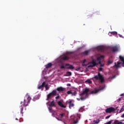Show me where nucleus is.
Listing matches in <instances>:
<instances>
[{"mask_svg": "<svg viewBox=\"0 0 124 124\" xmlns=\"http://www.w3.org/2000/svg\"><path fill=\"white\" fill-rule=\"evenodd\" d=\"M124 108H122L120 109V111H119V113H121L122 112H124Z\"/></svg>", "mask_w": 124, "mask_h": 124, "instance_id": "nucleus-35", "label": "nucleus"}, {"mask_svg": "<svg viewBox=\"0 0 124 124\" xmlns=\"http://www.w3.org/2000/svg\"><path fill=\"white\" fill-rule=\"evenodd\" d=\"M57 96L56 97V99H59L60 98V94H58Z\"/></svg>", "mask_w": 124, "mask_h": 124, "instance_id": "nucleus-39", "label": "nucleus"}, {"mask_svg": "<svg viewBox=\"0 0 124 124\" xmlns=\"http://www.w3.org/2000/svg\"><path fill=\"white\" fill-rule=\"evenodd\" d=\"M23 106H24L23 105H22L20 107V113L21 114H22L23 115V110H24V108L23 107Z\"/></svg>", "mask_w": 124, "mask_h": 124, "instance_id": "nucleus-21", "label": "nucleus"}, {"mask_svg": "<svg viewBox=\"0 0 124 124\" xmlns=\"http://www.w3.org/2000/svg\"><path fill=\"white\" fill-rule=\"evenodd\" d=\"M46 104L49 106V107L52 108L53 107H56V105L55 104V101H52L51 102H48L46 103Z\"/></svg>", "mask_w": 124, "mask_h": 124, "instance_id": "nucleus-7", "label": "nucleus"}, {"mask_svg": "<svg viewBox=\"0 0 124 124\" xmlns=\"http://www.w3.org/2000/svg\"><path fill=\"white\" fill-rule=\"evenodd\" d=\"M119 59L121 61V62H124V57H123L122 56H120Z\"/></svg>", "mask_w": 124, "mask_h": 124, "instance_id": "nucleus-27", "label": "nucleus"}, {"mask_svg": "<svg viewBox=\"0 0 124 124\" xmlns=\"http://www.w3.org/2000/svg\"><path fill=\"white\" fill-rule=\"evenodd\" d=\"M52 63H48L46 65V68H50L52 66Z\"/></svg>", "mask_w": 124, "mask_h": 124, "instance_id": "nucleus-20", "label": "nucleus"}, {"mask_svg": "<svg viewBox=\"0 0 124 124\" xmlns=\"http://www.w3.org/2000/svg\"><path fill=\"white\" fill-rule=\"evenodd\" d=\"M67 93L68 94H72V92L71 91V90L69 91H68V92H67Z\"/></svg>", "mask_w": 124, "mask_h": 124, "instance_id": "nucleus-34", "label": "nucleus"}, {"mask_svg": "<svg viewBox=\"0 0 124 124\" xmlns=\"http://www.w3.org/2000/svg\"><path fill=\"white\" fill-rule=\"evenodd\" d=\"M31 98L30 96V95L27 94L25 97L24 100L23 102H21L20 104H22L25 107H27L29 105V103L31 102Z\"/></svg>", "mask_w": 124, "mask_h": 124, "instance_id": "nucleus-2", "label": "nucleus"}, {"mask_svg": "<svg viewBox=\"0 0 124 124\" xmlns=\"http://www.w3.org/2000/svg\"><path fill=\"white\" fill-rule=\"evenodd\" d=\"M123 63L122 64V65L123 67H124V61H122Z\"/></svg>", "mask_w": 124, "mask_h": 124, "instance_id": "nucleus-43", "label": "nucleus"}, {"mask_svg": "<svg viewBox=\"0 0 124 124\" xmlns=\"http://www.w3.org/2000/svg\"><path fill=\"white\" fill-rule=\"evenodd\" d=\"M48 109L50 113H54V112H55V111L53 110V109L51 107H48Z\"/></svg>", "mask_w": 124, "mask_h": 124, "instance_id": "nucleus-24", "label": "nucleus"}, {"mask_svg": "<svg viewBox=\"0 0 124 124\" xmlns=\"http://www.w3.org/2000/svg\"><path fill=\"white\" fill-rule=\"evenodd\" d=\"M60 68L61 69H63L65 68V67L63 65H61V67H60Z\"/></svg>", "mask_w": 124, "mask_h": 124, "instance_id": "nucleus-37", "label": "nucleus"}, {"mask_svg": "<svg viewBox=\"0 0 124 124\" xmlns=\"http://www.w3.org/2000/svg\"><path fill=\"white\" fill-rule=\"evenodd\" d=\"M121 100H122V99L121 98L118 99V101H121Z\"/></svg>", "mask_w": 124, "mask_h": 124, "instance_id": "nucleus-48", "label": "nucleus"}, {"mask_svg": "<svg viewBox=\"0 0 124 124\" xmlns=\"http://www.w3.org/2000/svg\"><path fill=\"white\" fill-rule=\"evenodd\" d=\"M110 117H111V115H108V116H106L105 119L106 120H108V119H109V118H110Z\"/></svg>", "mask_w": 124, "mask_h": 124, "instance_id": "nucleus-40", "label": "nucleus"}, {"mask_svg": "<svg viewBox=\"0 0 124 124\" xmlns=\"http://www.w3.org/2000/svg\"><path fill=\"white\" fill-rule=\"evenodd\" d=\"M94 79L95 80H100L101 83H104V78L103 75L98 72V75L94 77Z\"/></svg>", "mask_w": 124, "mask_h": 124, "instance_id": "nucleus-3", "label": "nucleus"}, {"mask_svg": "<svg viewBox=\"0 0 124 124\" xmlns=\"http://www.w3.org/2000/svg\"><path fill=\"white\" fill-rule=\"evenodd\" d=\"M45 88H46V91H48V90H49V87H48V84H46V87H45Z\"/></svg>", "mask_w": 124, "mask_h": 124, "instance_id": "nucleus-31", "label": "nucleus"}, {"mask_svg": "<svg viewBox=\"0 0 124 124\" xmlns=\"http://www.w3.org/2000/svg\"><path fill=\"white\" fill-rule=\"evenodd\" d=\"M85 83L87 84H92V83H93V81H92V80L88 79L86 81H85Z\"/></svg>", "mask_w": 124, "mask_h": 124, "instance_id": "nucleus-25", "label": "nucleus"}, {"mask_svg": "<svg viewBox=\"0 0 124 124\" xmlns=\"http://www.w3.org/2000/svg\"><path fill=\"white\" fill-rule=\"evenodd\" d=\"M46 82L44 81L41 85H40L38 87V90H40L41 89H42V88H44L46 87Z\"/></svg>", "mask_w": 124, "mask_h": 124, "instance_id": "nucleus-13", "label": "nucleus"}, {"mask_svg": "<svg viewBox=\"0 0 124 124\" xmlns=\"http://www.w3.org/2000/svg\"><path fill=\"white\" fill-rule=\"evenodd\" d=\"M58 104L59 106L61 107V108H66V106H65V105L62 104V101H59L58 102Z\"/></svg>", "mask_w": 124, "mask_h": 124, "instance_id": "nucleus-10", "label": "nucleus"}, {"mask_svg": "<svg viewBox=\"0 0 124 124\" xmlns=\"http://www.w3.org/2000/svg\"><path fill=\"white\" fill-rule=\"evenodd\" d=\"M83 110V108H80V109H79V111L80 112H82V110Z\"/></svg>", "mask_w": 124, "mask_h": 124, "instance_id": "nucleus-46", "label": "nucleus"}, {"mask_svg": "<svg viewBox=\"0 0 124 124\" xmlns=\"http://www.w3.org/2000/svg\"><path fill=\"white\" fill-rule=\"evenodd\" d=\"M97 49L101 52H104V50H105V47L104 46H98L97 47Z\"/></svg>", "mask_w": 124, "mask_h": 124, "instance_id": "nucleus-12", "label": "nucleus"}, {"mask_svg": "<svg viewBox=\"0 0 124 124\" xmlns=\"http://www.w3.org/2000/svg\"><path fill=\"white\" fill-rule=\"evenodd\" d=\"M98 63V64H100L101 67L104 66V64L101 63V62H99Z\"/></svg>", "mask_w": 124, "mask_h": 124, "instance_id": "nucleus-29", "label": "nucleus"}, {"mask_svg": "<svg viewBox=\"0 0 124 124\" xmlns=\"http://www.w3.org/2000/svg\"><path fill=\"white\" fill-rule=\"evenodd\" d=\"M34 98L35 99H39V95H36V96H35Z\"/></svg>", "mask_w": 124, "mask_h": 124, "instance_id": "nucleus-33", "label": "nucleus"}, {"mask_svg": "<svg viewBox=\"0 0 124 124\" xmlns=\"http://www.w3.org/2000/svg\"><path fill=\"white\" fill-rule=\"evenodd\" d=\"M112 62H113V61H112L109 60V61H108V64H111V63H112Z\"/></svg>", "mask_w": 124, "mask_h": 124, "instance_id": "nucleus-38", "label": "nucleus"}, {"mask_svg": "<svg viewBox=\"0 0 124 124\" xmlns=\"http://www.w3.org/2000/svg\"><path fill=\"white\" fill-rule=\"evenodd\" d=\"M101 61V58L99 57L97 58V61L99 62Z\"/></svg>", "mask_w": 124, "mask_h": 124, "instance_id": "nucleus-32", "label": "nucleus"}, {"mask_svg": "<svg viewBox=\"0 0 124 124\" xmlns=\"http://www.w3.org/2000/svg\"><path fill=\"white\" fill-rule=\"evenodd\" d=\"M66 74L67 76H71V73L70 72H67Z\"/></svg>", "mask_w": 124, "mask_h": 124, "instance_id": "nucleus-30", "label": "nucleus"}, {"mask_svg": "<svg viewBox=\"0 0 124 124\" xmlns=\"http://www.w3.org/2000/svg\"><path fill=\"white\" fill-rule=\"evenodd\" d=\"M67 87H70V86H71V84H67Z\"/></svg>", "mask_w": 124, "mask_h": 124, "instance_id": "nucleus-47", "label": "nucleus"}, {"mask_svg": "<svg viewBox=\"0 0 124 124\" xmlns=\"http://www.w3.org/2000/svg\"><path fill=\"white\" fill-rule=\"evenodd\" d=\"M100 58L101 59H103V58H104V56L102 55V56H101L100 57Z\"/></svg>", "mask_w": 124, "mask_h": 124, "instance_id": "nucleus-45", "label": "nucleus"}, {"mask_svg": "<svg viewBox=\"0 0 124 124\" xmlns=\"http://www.w3.org/2000/svg\"><path fill=\"white\" fill-rule=\"evenodd\" d=\"M90 53V50H86L85 51L82 52V54L85 56H88Z\"/></svg>", "mask_w": 124, "mask_h": 124, "instance_id": "nucleus-18", "label": "nucleus"}, {"mask_svg": "<svg viewBox=\"0 0 124 124\" xmlns=\"http://www.w3.org/2000/svg\"><path fill=\"white\" fill-rule=\"evenodd\" d=\"M62 60H63V61H68V60H69V54L63 56L62 57Z\"/></svg>", "mask_w": 124, "mask_h": 124, "instance_id": "nucleus-14", "label": "nucleus"}, {"mask_svg": "<svg viewBox=\"0 0 124 124\" xmlns=\"http://www.w3.org/2000/svg\"><path fill=\"white\" fill-rule=\"evenodd\" d=\"M60 117L61 119H62V118H63V117H65V114L63 113H60Z\"/></svg>", "mask_w": 124, "mask_h": 124, "instance_id": "nucleus-23", "label": "nucleus"}, {"mask_svg": "<svg viewBox=\"0 0 124 124\" xmlns=\"http://www.w3.org/2000/svg\"><path fill=\"white\" fill-rule=\"evenodd\" d=\"M87 62V60L86 59H84L82 63V66H87V64H85V62Z\"/></svg>", "mask_w": 124, "mask_h": 124, "instance_id": "nucleus-26", "label": "nucleus"}, {"mask_svg": "<svg viewBox=\"0 0 124 124\" xmlns=\"http://www.w3.org/2000/svg\"><path fill=\"white\" fill-rule=\"evenodd\" d=\"M114 124H123V122H119V120H116L114 122Z\"/></svg>", "mask_w": 124, "mask_h": 124, "instance_id": "nucleus-22", "label": "nucleus"}, {"mask_svg": "<svg viewBox=\"0 0 124 124\" xmlns=\"http://www.w3.org/2000/svg\"><path fill=\"white\" fill-rule=\"evenodd\" d=\"M68 103H69V107L70 109H71V108H72V107H73L74 106V104H73V103H72V101H69V102H68Z\"/></svg>", "mask_w": 124, "mask_h": 124, "instance_id": "nucleus-17", "label": "nucleus"}, {"mask_svg": "<svg viewBox=\"0 0 124 124\" xmlns=\"http://www.w3.org/2000/svg\"><path fill=\"white\" fill-rule=\"evenodd\" d=\"M121 118H124V113L121 116Z\"/></svg>", "mask_w": 124, "mask_h": 124, "instance_id": "nucleus-44", "label": "nucleus"}, {"mask_svg": "<svg viewBox=\"0 0 124 124\" xmlns=\"http://www.w3.org/2000/svg\"><path fill=\"white\" fill-rule=\"evenodd\" d=\"M111 34H113V35H117V32H112Z\"/></svg>", "mask_w": 124, "mask_h": 124, "instance_id": "nucleus-36", "label": "nucleus"}, {"mask_svg": "<svg viewBox=\"0 0 124 124\" xmlns=\"http://www.w3.org/2000/svg\"><path fill=\"white\" fill-rule=\"evenodd\" d=\"M57 94V90H53L51 93H49L47 96L46 100L51 99V97L55 96Z\"/></svg>", "mask_w": 124, "mask_h": 124, "instance_id": "nucleus-4", "label": "nucleus"}, {"mask_svg": "<svg viewBox=\"0 0 124 124\" xmlns=\"http://www.w3.org/2000/svg\"><path fill=\"white\" fill-rule=\"evenodd\" d=\"M89 64H90V65L88 66V67H94V66H96L98 63H96V61L95 60H93L92 62H90Z\"/></svg>", "mask_w": 124, "mask_h": 124, "instance_id": "nucleus-5", "label": "nucleus"}, {"mask_svg": "<svg viewBox=\"0 0 124 124\" xmlns=\"http://www.w3.org/2000/svg\"><path fill=\"white\" fill-rule=\"evenodd\" d=\"M115 65L113 66L114 67H116L117 68L120 67V64H122V62H117V64H116V63H115Z\"/></svg>", "mask_w": 124, "mask_h": 124, "instance_id": "nucleus-16", "label": "nucleus"}, {"mask_svg": "<svg viewBox=\"0 0 124 124\" xmlns=\"http://www.w3.org/2000/svg\"><path fill=\"white\" fill-rule=\"evenodd\" d=\"M119 48H120V47L115 46H112L111 49V51L113 53H116V52H118V51H119Z\"/></svg>", "mask_w": 124, "mask_h": 124, "instance_id": "nucleus-8", "label": "nucleus"}, {"mask_svg": "<svg viewBox=\"0 0 124 124\" xmlns=\"http://www.w3.org/2000/svg\"><path fill=\"white\" fill-rule=\"evenodd\" d=\"M74 124H77L78 123V120H77L76 121H75L74 122Z\"/></svg>", "mask_w": 124, "mask_h": 124, "instance_id": "nucleus-42", "label": "nucleus"}, {"mask_svg": "<svg viewBox=\"0 0 124 124\" xmlns=\"http://www.w3.org/2000/svg\"><path fill=\"white\" fill-rule=\"evenodd\" d=\"M77 94V93L76 91H75L74 93H72V96H76V95Z\"/></svg>", "mask_w": 124, "mask_h": 124, "instance_id": "nucleus-28", "label": "nucleus"}, {"mask_svg": "<svg viewBox=\"0 0 124 124\" xmlns=\"http://www.w3.org/2000/svg\"><path fill=\"white\" fill-rule=\"evenodd\" d=\"M115 111H116V109H115V108L113 107H110V108H107L105 110L106 113H113V112H115Z\"/></svg>", "mask_w": 124, "mask_h": 124, "instance_id": "nucleus-6", "label": "nucleus"}, {"mask_svg": "<svg viewBox=\"0 0 124 124\" xmlns=\"http://www.w3.org/2000/svg\"><path fill=\"white\" fill-rule=\"evenodd\" d=\"M57 91L58 92H59V93H62V92H64V91H65V88H63L62 87H58L57 88Z\"/></svg>", "mask_w": 124, "mask_h": 124, "instance_id": "nucleus-11", "label": "nucleus"}, {"mask_svg": "<svg viewBox=\"0 0 124 124\" xmlns=\"http://www.w3.org/2000/svg\"><path fill=\"white\" fill-rule=\"evenodd\" d=\"M89 92H90V89L89 88H85L81 93L79 94L80 98H77V100H86L87 98L89 97Z\"/></svg>", "mask_w": 124, "mask_h": 124, "instance_id": "nucleus-1", "label": "nucleus"}, {"mask_svg": "<svg viewBox=\"0 0 124 124\" xmlns=\"http://www.w3.org/2000/svg\"><path fill=\"white\" fill-rule=\"evenodd\" d=\"M103 69V68H101V67H100V68H99V71H102Z\"/></svg>", "mask_w": 124, "mask_h": 124, "instance_id": "nucleus-41", "label": "nucleus"}, {"mask_svg": "<svg viewBox=\"0 0 124 124\" xmlns=\"http://www.w3.org/2000/svg\"><path fill=\"white\" fill-rule=\"evenodd\" d=\"M104 89V87H102L101 88H100V89H98V90H95L94 91H92L91 93L90 94H93V93L95 94V93H98V92H99V91H102V90H103Z\"/></svg>", "mask_w": 124, "mask_h": 124, "instance_id": "nucleus-9", "label": "nucleus"}, {"mask_svg": "<svg viewBox=\"0 0 124 124\" xmlns=\"http://www.w3.org/2000/svg\"><path fill=\"white\" fill-rule=\"evenodd\" d=\"M65 66H68L66 67L67 69H74V67H73L72 65H70L69 64H66Z\"/></svg>", "mask_w": 124, "mask_h": 124, "instance_id": "nucleus-15", "label": "nucleus"}, {"mask_svg": "<svg viewBox=\"0 0 124 124\" xmlns=\"http://www.w3.org/2000/svg\"><path fill=\"white\" fill-rule=\"evenodd\" d=\"M100 122V120L97 119L96 120H93V123L94 124H98Z\"/></svg>", "mask_w": 124, "mask_h": 124, "instance_id": "nucleus-19", "label": "nucleus"}]
</instances>
